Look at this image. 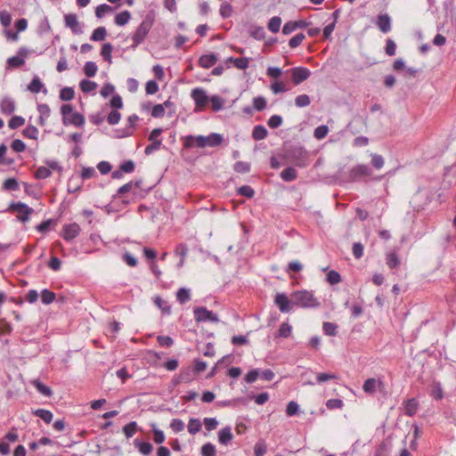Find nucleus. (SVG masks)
Listing matches in <instances>:
<instances>
[{
    "label": "nucleus",
    "mask_w": 456,
    "mask_h": 456,
    "mask_svg": "<svg viewBox=\"0 0 456 456\" xmlns=\"http://www.w3.org/2000/svg\"><path fill=\"white\" fill-rule=\"evenodd\" d=\"M375 25L382 33L387 34L392 28L391 17L387 13L379 14L376 18Z\"/></svg>",
    "instance_id": "nucleus-8"
},
{
    "label": "nucleus",
    "mask_w": 456,
    "mask_h": 456,
    "mask_svg": "<svg viewBox=\"0 0 456 456\" xmlns=\"http://www.w3.org/2000/svg\"><path fill=\"white\" fill-rule=\"evenodd\" d=\"M32 384L37 388V390L40 394H42L43 395H45V396H51L52 395V394H53L52 389L49 387H47L45 384H43L38 379L33 380Z\"/></svg>",
    "instance_id": "nucleus-27"
},
{
    "label": "nucleus",
    "mask_w": 456,
    "mask_h": 456,
    "mask_svg": "<svg viewBox=\"0 0 456 456\" xmlns=\"http://www.w3.org/2000/svg\"><path fill=\"white\" fill-rule=\"evenodd\" d=\"M283 122L282 117L280 115H273L267 121L269 127L275 129L281 126Z\"/></svg>",
    "instance_id": "nucleus-55"
},
{
    "label": "nucleus",
    "mask_w": 456,
    "mask_h": 456,
    "mask_svg": "<svg viewBox=\"0 0 456 456\" xmlns=\"http://www.w3.org/2000/svg\"><path fill=\"white\" fill-rule=\"evenodd\" d=\"M267 134H268V131L264 126L257 125V126H254L253 131H252V137L254 140H256V141L263 140L267 136Z\"/></svg>",
    "instance_id": "nucleus-20"
},
{
    "label": "nucleus",
    "mask_w": 456,
    "mask_h": 456,
    "mask_svg": "<svg viewBox=\"0 0 456 456\" xmlns=\"http://www.w3.org/2000/svg\"><path fill=\"white\" fill-rule=\"evenodd\" d=\"M113 12V7L107 4H100L95 9V15L97 18H102L105 13Z\"/></svg>",
    "instance_id": "nucleus-45"
},
{
    "label": "nucleus",
    "mask_w": 456,
    "mask_h": 456,
    "mask_svg": "<svg viewBox=\"0 0 456 456\" xmlns=\"http://www.w3.org/2000/svg\"><path fill=\"white\" fill-rule=\"evenodd\" d=\"M217 61V57L214 53L201 55L199 59V65L204 69L213 67Z\"/></svg>",
    "instance_id": "nucleus-14"
},
{
    "label": "nucleus",
    "mask_w": 456,
    "mask_h": 456,
    "mask_svg": "<svg viewBox=\"0 0 456 456\" xmlns=\"http://www.w3.org/2000/svg\"><path fill=\"white\" fill-rule=\"evenodd\" d=\"M322 330L327 336H336L338 332V325L333 322H325L322 325Z\"/></svg>",
    "instance_id": "nucleus-35"
},
{
    "label": "nucleus",
    "mask_w": 456,
    "mask_h": 456,
    "mask_svg": "<svg viewBox=\"0 0 456 456\" xmlns=\"http://www.w3.org/2000/svg\"><path fill=\"white\" fill-rule=\"evenodd\" d=\"M107 31L104 27H98L95 28L92 35H91V40L93 41H103L106 37Z\"/></svg>",
    "instance_id": "nucleus-31"
},
{
    "label": "nucleus",
    "mask_w": 456,
    "mask_h": 456,
    "mask_svg": "<svg viewBox=\"0 0 456 456\" xmlns=\"http://www.w3.org/2000/svg\"><path fill=\"white\" fill-rule=\"evenodd\" d=\"M219 12L224 19H227L232 16V7L229 3L224 2L221 4Z\"/></svg>",
    "instance_id": "nucleus-51"
},
{
    "label": "nucleus",
    "mask_w": 456,
    "mask_h": 456,
    "mask_svg": "<svg viewBox=\"0 0 456 456\" xmlns=\"http://www.w3.org/2000/svg\"><path fill=\"white\" fill-rule=\"evenodd\" d=\"M384 159L381 155L379 154H371V165L376 169H380L384 166Z\"/></svg>",
    "instance_id": "nucleus-63"
},
{
    "label": "nucleus",
    "mask_w": 456,
    "mask_h": 456,
    "mask_svg": "<svg viewBox=\"0 0 456 456\" xmlns=\"http://www.w3.org/2000/svg\"><path fill=\"white\" fill-rule=\"evenodd\" d=\"M80 226L77 223L65 224L62 228V238L66 241H70L80 233Z\"/></svg>",
    "instance_id": "nucleus-7"
},
{
    "label": "nucleus",
    "mask_w": 456,
    "mask_h": 456,
    "mask_svg": "<svg viewBox=\"0 0 456 456\" xmlns=\"http://www.w3.org/2000/svg\"><path fill=\"white\" fill-rule=\"evenodd\" d=\"M327 281L331 285L338 284L341 281V276L337 271L331 270L327 273Z\"/></svg>",
    "instance_id": "nucleus-57"
},
{
    "label": "nucleus",
    "mask_w": 456,
    "mask_h": 456,
    "mask_svg": "<svg viewBox=\"0 0 456 456\" xmlns=\"http://www.w3.org/2000/svg\"><path fill=\"white\" fill-rule=\"evenodd\" d=\"M138 120L139 117L136 114L130 115L127 118V123L129 124V126L126 128V134H122L121 137L131 135L133 134V127Z\"/></svg>",
    "instance_id": "nucleus-49"
},
{
    "label": "nucleus",
    "mask_w": 456,
    "mask_h": 456,
    "mask_svg": "<svg viewBox=\"0 0 456 456\" xmlns=\"http://www.w3.org/2000/svg\"><path fill=\"white\" fill-rule=\"evenodd\" d=\"M2 113L11 115L15 110V102L10 97H4L0 102Z\"/></svg>",
    "instance_id": "nucleus-15"
},
{
    "label": "nucleus",
    "mask_w": 456,
    "mask_h": 456,
    "mask_svg": "<svg viewBox=\"0 0 456 456\" xmlns=\"http://www.w3.org/2000/svg\"><path fill=\"white\" fill-rule=\"evenodd\" d=\"M233 435L230 427H225L218 432V441L221 444L227 445L232 442Z\"/></svg>",
    "instance_id": "nucleus-16"
},
{
    "label": "nucleus",
    "mask_w": 456,
    "mask_h": 456,
    "mask_svg": "<svg viewBox=\"0 0 456 456\" xmlns=\"http://www.w3.org/2000/svg\"><path fill=\"white\" fill-rule=\"evenodd\" d=\"M80 89L83 93H90L97 87V84L94 81L83 79L79 83Z\"/></svg>",
    "instance_id": "nucleus-33"
},
{
    "label": "nucleus",
    "mask_w": 456,
    "mask_h": 456,
    "mask_svg": "<svg viewBox=\"0 0 456 456\" xmlns=\"http://www.w3.org/2000/svg\"><path fill=\"white\" fill-rule=\"evenodd\" d=\"M51 175H52V171L48 167H39L35 173V177L37 179H45V178L50 177Z\"/></svg>",
    "instance_id": "nucleus-52"
},
{
    "label": "nucleus",
    "mask_w": 456,
    "mask_h": 456,
    "mask_svg": "<svg viewBox=\"0 0 456 456\" xmlns=\"http://www.w3.org/2000/svg\"><path fill=\"white\" fill-rule=\"evenodd\" d=\"M311 100L307 94H300L295 98V104L298 108H304L310 105Z\"/></svg>",
    "instance_id": "nucleus-43"
},
{
    "label": "nucleus",
    "mask_w": 456,
    "mask_h": 456,
    "mask_svg": "<svg viewBox=\"0 0 456 456\" xmlns=\"http://www.w3.org/2000/svg\"><path fill=\"white\" fill-rule=\"evenodd\" d=\"M292 327L287 323L283 322L281 324L280 329L278 330V337L281 338H289L291 334Z\"/></svg>",
    "instance_id": "nucleus-53"
},
{
    "label": "nucleus",
    "mask_w": 456,
    "mask_h": 456,
    "mask_svg": "<svg viewBox=\"0 0 456 456\" xmlns=\"http://www.w3.org/2000/svg\"><path fill=\"white\" fill-rule=\"evenodd\" d=\"M69 124H72L76 126H82L85 124V118L78 112H73L71 114V118H68V125Z\"/></svg>",
    "instance_id": "nucleus-37"
},
{
    "label": "nucleus",
    "mask_w": 456,
    "mask_h": 456,
    "mask_svg": "<svg viewBox=\"0 0 456 456\" xmlns=\"http://www.w3.org/2000/svg\"><path fill=\"white\" fill-rule=\"evenodd\" d=\"M275 304L282 313H289L292 308V296L290 299L285 294H277L274 299Z\"/></svg>",
    "instance_id": "nucleus-9"
},
{
    "label": "nucleus",
    "mask_w": 456,
    "mask_h": 456,
    "mask_svg": "<svg viewBox=\"0 0 456 456\" xmlns=\"http://www.w3.org/2000/svg\"><path fill=\"white\" fill-rule=\"evenodd\" d=\"M44 88V84L37 76H35L28 86V90L34 94H37Z\"/></svg>",
    "instance_id": "nucleus-23"
},
{
    "label": "nucleus",
    "mask_w": 456,
    "mask_h": 456,
    "mask_svg": "<svg viewBox=\"0 0 456 456\" xmlns=\"http://www.w3.org/2000/svg\"><path fill=\"white\" fill-rule=\"evenodd\" d=\"M3 188L6 191H17L19 189L18 181L15 178H8L4 182Z\"/></svg>",
    "instance_id": "nucleus-58"
},
{
    "label": "nucleus",
    "mask_w": 456,
    "mask_h": 456,
    "mask_svg": "<svg viewBox=\"0 0 456 456\" xmlns=\"http://www.w3.org/2000/svg\"><path fill=\"white\" fill-rule=\"evenodd\" d=\"M267 452V446L265 442L259 441L254 446L255 456H264Z\"/></svg>",
    "instance_id": "nucleus-60"
},
{
    "label": "nucleus",
    "mask_w": 456,
    "mask_h": 456,
    "mask_svg": "<svg viewBox=\"0 0 456 456\" xmlns=\"http://www.w3.org/2000/svg\"><path fill=\"white\" fill-rule=\"evenodd\" d=\"M120 119L121 114L117 110H111L107 117V121L110 125H116L120 121Z\"/></svg>",
    "instance_id": "nucleus-62"
},
{
    "label": "nucleus",
    "mask_w": 456,
    "mask_h": 456,
    "mask_svg": "<svg viewBox=\"0 0 456 456\" xmlns=\"http://www.w3.org/2000/svg\"><path fill=\"white\" fill-rule=\"evenodd\" d=\"M191 96L195 105L199 108H204L209 100L205 90L202 88H194L191 91Z\"/></svg>",
    "instance_id": "nucleus-10"
},
{
    "label": "nucleus",
    "mask_w": 456,
    "mask_h": 456,
    "mask_svg": "<svg viewBox=\"0 0 456 456\" xmlns=\"http://www.w3.org/2000/svg\"><path fill=\"white\" fill-rule=\"evenodd\" d=\"M281 177L285 182H292L297 179V172L294 167H289L281 173Z\"/></svg>",
    "instance_id": "nucleus-22"
},
{
    "label": "nucleus",
    "mask_w": 456,
    "mask_h": 456,
    "mask_svg": "<svg viewBox=\"0 0 456 456\" xmlns=\"http://www.w3.org/2000/svg\"><path fill=\"white\" fill-rule=\"evenodd\" d=\"M41 300L45 305H49L55 300V294L49 289H43L41 292Z\"/></svg>",
    "instance_id": "nucleus-39"
},
{
    "label": "nucleus",
    "mask_w": 456,
    "mask_h": 456,
    "mask_svg": "<svg viewBox=\"0 0 456 456\" xmlns=\"http://www.w3.org/2000/svg\"><path fill=\"white\" fill-rule=\"evenodd\" d=\"M290 73L292 82L296 86L305 81L311 75L310 69L305 67H295L290 69Z\"/></svg>",
    "instance_id": "nucleus-6"
},
{
    "label": "nucleus",
    "mask_w": 456,
    "mask_h": 456,
    "mask_svg": "<svg viewBox=\"0 0 456 456\" xmlns=\"http://www.w3.org/2000/svg\"><path fill=\"white\" fill-rule=\"evenodd\" d=\"M419 408L417 399L411 398L404 402V414L412 417L416 414Z\"/></svg>",
    "instance_id": "nucleus-18"
},
{
    "label": "nucleus",
    "mask_w": 456,
    "mask_h": 456,
    "mask_svg": "<svg viewBox=\"0 0 456 456\" xmlns=\"http://www.w3.org/2000/svg\"><path fill=\"white\" fill-rule=\"evenodd\" d=\"M134 444L138 451L144 456L151 454L153 450L152 444L149 442H142L138 439H135Z\"/></svg>",
    "instance_id": "nucleus-19"
},
{
    "label": "nucleus",
    "mask_w": 456,
    "mask_h": 456,
    "mask_svg": "<svg viewBox=\"0 0 456 456\" xmlns=\"http://www.w3.org/2000/svg\"><path fill=\"white\" fill-rule=\"evenodd\" d=\"M8 211L18 213L17 219L22 223L29 220V216L33 214L34 209L22 202H12L8 208Z\"/></svg>",
    "instance_id": "nucleus-3"
},
{
    "label": "nucleus",
    "mask_w": 456,
    "mask_h": 456,
    "mask_svg": "<svg viewBox=\"0 0 456 456\" xmlns=\"http://www.w3.org/2000/svg\"><path fill=\"white\" fill-rule=\"evenodd\" d=\"M155 21L154 14L149 12L145 15L142 21L136 28L135 32L132 37L133 45L131 48L135 49L139 45H141L147 37L150 30L151 29Z\"/></svg>",
    "instance_id": "nucleus-1"
},
{
    "label": "nucleus",
    "mask_w": 456,
    "mask_h": 456,
    "mask_svg": "<svg viewBox=\"0 0 456 456\" xmlns=\"http://www.w3.org/2000/svg\"><path fill=\"white\" fill-rule=\"evenodd\" d=\"M238 194L251 199L255 195L254 189L249 185H242L237 190Z\"/></svg>",
    "instance_id": "nucleus-44"
},
{
    "label": "nucleus",
    "mask_w": 456,
    "mask_h": 456,
    "mask_svg": "<svg viewBox=\"0 0 456 456\" xmlns=\"http://www.w3.org/2000/svg\"><path fill=\"white\" fill-rule=\"evenodd\" d=\"M25 123V119L20 116H13L8 122V126L11 129H16Z\"/></svg>",
    "instance_id": "nucleus-54"
},
{
    "label": "nucleus",
    "mask_w": 456,
    "mask_h": 456,
    "mask_svg": "<svg viewBox=\"0 0 456 456\" xmlns=\"http://www.w3.org/2000/svg\"><path fill=\"white\" fill-rule=\"evenodd\" d=\"M216 447L211 443H207L201 447L202 456H216Z\"/></svg>",
    "instance_id": "nucleus-56"
},
{
    "label": "nucleus",
    "mask_w": 456,
    "mask_h": 456,
    "mask_svg": "<svg viewBox=\"0 0 456 456\" xmlns=\"http://www.w3.org/2000/svg\"><path fill=\"white\" fill-rule=\"evenodd\" d=\"M112 50L113 46L110 43H105L102 46L101 55L102 56L103 60L108 61L109 63H111Z\"/></svg>",
    "instance_id": "nucleus-29"
},
{
    "label": "nucleus",
    "mask_w": 456,
    "mask_h": 456,
    "mask_svg": "<svg viewBox=\"0 0 456 456\" xmlns=\"http://www.w3.org/2000/svg\"><path fill=\"white\" fill-rule=\"evenodd\" d=\"M386 263L390 269H395L399 266L400 259L396 253L390 252L387 254Z\"/></svg>",
    "instance_id": "nucleus-24"
},
{
    "label": "nucleus",
    "mask_w": 456,
    "mask_h": 456,
    "mask_svg": "<svg viewBox=\"0 0 456 456\" xmlns=\"http://www.w3.org/2000/svg\"><path fill=\"white\" fill-rule=\"evenodd\" d=\"M250 164L244 161H237L233 166L234 171L240 174L248 173L250 171Z\"/></svg>",
    "instance_id": "nucleus-38"
},
{
    "label": "nucleus",
    "mask_w": 456,
    "mask_h": 456,
    "mask_svg": "<svg viewBox=\"0 0 456 456\" xmlns=\"http://www.w3.org/2000/svg\"><path fill=\"white\" fill-rule=\"evenodd\" d=\"M396 51V44L391 38L386 40L385 53L388 56H394Z\"/></svg>",
    "instance_id": "nucleus-59"
},
{
    "label": "nucleus",
    "mask_w": 456,
    "mask_h": 456,
    "mask_svg": "<svg viewBox=\"0 0 456 456\" xmlns=\"http://www.w3.org/2000/svg\"><path fill=\"white\" fill-rule=\"evenodd\" d=\"M194 318L198 322H218L219 319L216 314L208 310L204 306L195 307L193 310Z\"/></svg>",
    "instance_id": "nucleus-4"
},
{
    "label": "nucleus",
    "mask_w": 456,
    "mask_h": 456,
    "mask_svg": "<svg viewBox=\"0 0 456 456\" xmlns=\"http://www.w3.org/2000/svg\"><path fill=\"white\" fill-rule=\"evenodd\" d=\"M33 414L42 419L45 423H50L53 418V413L45 409H37L33 411Z\"/></svg>",
    "instance_id": "nucleus-25"
},
{
    "label": "nucleus",
    "mask_w": 456,
    "mask_h": 456,
    "mask_svg": "<svg viewBox=\"0 0 456 456\" xmlns=\"http://www.w3.org/2000/svg\"><path fill=\"white\" fill-rule=\"evenodd\" d=\"M131 19V13L129 11L126 10V11H123L119 13H118L116 16H115V24L118 25V26H125L126 24H127L129 22Z\"/></svg>",
    "instance_id": "nucleus-21"
},
{
    "label": "nucleus",
    "mask_w": 456,
    "mask_h": 456,
    "mask_svg": "<svg viewBox=\"0 0 456 456\" xmlns=\"http://www.w3.org/2000/svg\"><path fill=\"white\" fill-rule=\"evenodd\" d=\"M254 109L262 111L266 108V99L263 96H257L253 99Z\"/></svg>",
    "instance_id": "nucleus-50"
},
{
    "label": "nucleus",
    "mask_w": 456,
    "mask_h": 456,
    "mask_svg": "<svg viewBox=\"0 0 456 456\" xmlns=\"http://www.w3.org/2000/svg\"><path fill=\"white\" fill-rule=\"evenodd\" d=\"M11 148L15 152H23L26 150V144L20 139H15L11 144Z\"/></svg>",
    "instance_id": "nucleus-64"
},
{
    "label": "nucleus",
    "mask_w": 456,
    "mask_h": 456,
    "mask_svg": "<svg viewBox=\"0 0 456 456\" xmlns=\"http://www.w3.org/2000/svg\"><path fill=\"white\" fill-rule=\"evenodd\" d=\"M184 146L186 148H205L204 135H188L185 137Z\"/></svg>",
    "instance_id": "nucleus-12"
},
{
    "label": "nucleus",
    "mask_w": 456,
    "mask_h": 456,
    "mask_svg": "<svg viewBox=\"0 0 456 456\" xmlns=\"http://www.w3.org/2000/svg\"><path fill=\"white\" fill-rule=\"evenodd\" d=\"M281 24V19L280 17L274 16L270 19L268 22V29L273 33H277L280 30Z\"/></svg>",
    "instance_id": "nucleus-40"
},
{
    "label": "nucleus",
    "mask_w": 456,
    "mask_h": 456,
    "mask_svg": "<svg viewBox=\"0 0 456 456\" xmlns=\"http://www.w3.org/2000/svg\"><path fill=\"white\" fill-rule=\"evenodd\" d=\"M137 430V423L131 421L123 428V432L127 438L132 437Z\"/></svg>",
    "instance_id": "nucleus-48"
},
{
    "label": "nucleus",
    "mask_w": 456,
    "mask_h": 456,
    "mask_svg": "<svg viewBox=\"0 0 456 456\" xmlns=\"http://www.w3.org/2000/svg\"><path fill=\"white\" fill-rule=\"evenodd\" d=\"M176 298L181 305H183L191 299L190 289L185 288L179 289L176 293Z\"/></svg>",
    "instance_id": "nucleus-30"
},
{
    "label": "nucleus",
    "mask_w": 456,
    "mask_h": 456,
    "mask_svg": "<svg viewBox=\"0 0 456 456\" xmlns=\"http://www.w3.org/2000/svg\"><path fill=\"white\" fill-rule=\"evenodd\" d=\"M291 295L293 305L303 308H310L316 307L320 305L318 299L310 291L299 290L292 293Z\"/></svg>",
    "instance_id": "nucleus-2"
},
{
    "label": "nucleus",
    "mask_w": 456,
    "mask_h": 456,
    "mask_svg": "<svg viewBox=\"0 0 456 456\" xmlns=\"http://www.w3.org/2000/svg\"><path fill=\"white\" fill-rule=\"evenodd\" d=\"M75 97V92L72 87H64L60 92V98L62 101H71Z\"/></svg>",
    "instance_id": "nucleus-46"
},
{
    "label": "nucleus",
    "mask_w": 456,
    "mask_h": 456,
    "mask_svg": "<svg viewBox=\"0 0 456 456\" xmlns=\"http://www.w3.org/2000/svg\"><path fill=\"white\" fill-rule=\"evenodd\" d=\"M6 62L8 68L16 69L21 67L25 63V61L17 55L8 58Z\"/></svg>",
    "instance_id": "nucleus-41"
},
{
    "label": "nucleus",
    "mask_w": 456,
    "mask_h": 456,
    "mask_svg": "<svg viewBox=\"0 0 456 456\" xmlns=\"http://www.w3.org/2000/svg\"><path fill=\"white\" fill-rule=\"evenodd\" d=\"M430 395L436 400H441L444 397V391L439 382H435L431 386Z\"/></svg>",
    "instance_id": "nucleus-28"
},
{
    "label": "nucleus",
    "mask_w": 456,
    "mask_h": 456,
    "mask_svg": "<svg viewBox=\"0 0 456 456\" xmlns=\"http://www.w3.org/2000/svg\"><path fill=\"white\" fill-rule=\"evenodd\" d=\"M65 26L69 28L74 34H81L83 32L77 17L75 13H69L64 16Z\"/></svg>",
    "instance_id": "nucleus-11"
},
{
    "label": "nucleus",
    "mask_w": 456,
    "mask_h": 456,
    "mask_svg": "<svg viewBox=\"0 0 456 456\" xmlns=\"http://www.w3.org/2000/svg\"><path fill=\"white\" fill-rule=\"evenodd\" d=\"M305 38V35L303 33L297 34L292 38H290L289 42V45L290 48H297L299 46L303 40Z\"/></svg>",
    "instance_id": "nucleus-61"
},
{
    "label": "nucleus",
    "mask_w": 456,
    "mask_h": 456,
    "mask_svg": "<svg viewBox=\"0 0 456 456\" xmlns=\"http://www.w3.org/2000/svg\"><path fill=\"white\" fill-rule=\"evenodd\" d=\"M98 70V67L95 62L94 61H86L84 66V73L88 77H93L95 76L96 72Z\"/></svg>",
    "instance_id": "nucleus-34"
},
{
    "label": "nucleus",
    "mask_w": 456,
    "mask_h": 456,
    "mask_svg": "<svg viewBox=\"0 0 456 456\" xmlns=\"http://www.w3.org/2000/svg\"><path fill=\"white\" fill-rule=\"evenodd\" d=\"M154 304L159 308L162 310V313L164 314H170L171 313V307L170 305H168V303L164 300L162 297H160L159 296H157L155 297L154 298Z\"/></svg>",
    "instance_id": "nucleus-26"
},
{
    "label": "nucleus",
    "mask_w": 456,
    "mask_h": 456,
    "mask_svg": "<svg viewBox=\"0 0 456 456\" xmlns=\"http://www.w3.org/2000/svg\"><path fill=\"white\" fill-rule=\"evenodd\" d=\"M329 133V127L326 125L317 126L314 131V136L317 140H322L327 136Z\"/></svg>",
    "instance_id": "nucleus-42"
},
{
    "label": "nucleus",
    "mask_w": 456,
    "mask_h": 456,
    "mask_svg": "<svg viewBox=\"0 0 456 456\" xmlns=\"http://www.w3.org/2000/svg\"><path fill=\"white\" fill-rule=\"evenodd\" d=\"M38 129L35 126H32V125H29L23 131H22V134L27 137V138H29V139H34V140H37V137H38Z\"/></svg>",
    "instance_id": "nucleus-36"
},
{
    "label": "nucleus",
    "mask_w": 456,
    "mask_h": 456,
    "mask_svg": "<svg viewBox=\"0 0 456 456\" xmlns=\"http://www.w3.org/2000/svg\"><path fill=\"white\" fill-rule=\"evenodd\" d=\"M372 174L370 167L367 165L359 164L354 167L349 172V178L353 182L370 176Z\"/></svg>",
    "instance_id": "nucleus-5"
},
{
    "label": "nucleus",
    "mask_w": 456,
    "mask_h": 456,
    "mask_svg": "<svg viewBox=\"0 0 456 456\" xmlns=\"http://www.w3.org/2000/svg\"><path fill=\"white\" fill-rule=\"evenodd\" d=\"M381 386H383V382L381 380H377L376 379L370 378L364 381L362 390L366 394L372 395L377 391L378 387Z\"/></svg>",
    "instance_id": "nucleus-13"
},
{
    "label": "nucleus",
    "mask_w": 456,
    "mask_h": 456,
    "mask_svg": "<svg viewBox=\"0 0 456 456\" xmlns=\"http://www.w3.org/2000/svg\"><path fill=\"white\" fill-rule=\"evenodd\" d=\"M61 113L63 124L68 126V116L73 113V106L71 104H63L61 107Z\"/></svg>",
    "instance_id": "nucleus-47"
},
{
    "label": "nucleus",
    "mask_w": 456,
    "mask_h": 456,
    "mask_svg": "<svg viewBox=\"0 0 456 456\" xmlns=\"http://www.w3.org/2000/svg\"><path fill=\"white\" fill-rule=\"evenodd\" d=\"M224 137L221 134L211 133L209 135L205 136V147H216L222 144Z\"/></svg>",
    "instance_id": "nucleus-17"
},
{
    "label": "nucleus",
    "mask_w": 456,
    "mask_h": 456,
    "mask_svg": "<svg viewBox=\"0 0 456 456\" xmlns=\"http://www.w3.org/2000/svg\"><path fill=\"white\" fill-rule=\"evenodd\" d=\"M202 424L199 419H191L188 423V432L195 435L201 429Z\"/></svg>",
    "instance_id": "nucleus-32"
}]
</instances>
